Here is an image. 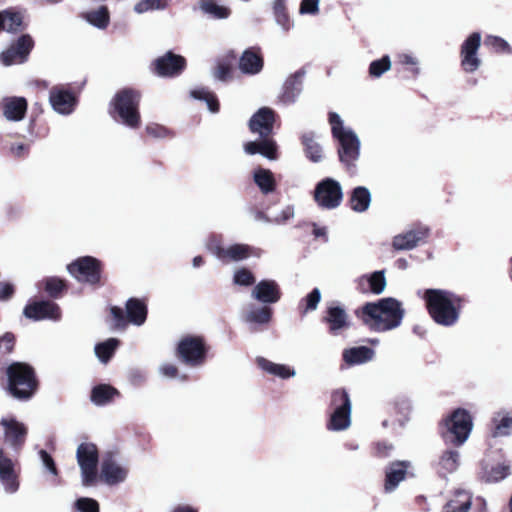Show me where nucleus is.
<instances>
[{"instance_id": "f257e3e1", "label": "nucleus", "mask_w": 512, "mask_h": 512, "mask_svg": "<svg viewBox=\"0 0 512 512\" xmlns=\"http://www.w3.org/2000/svg\"><path fill=\"white\" fill-rule=\"evenodd\" d=\"M27 434V427L15 418H3L0 421V480L9 493L18 490L19 481L14 469V462L4 451L2 444H8L18 452L23 447Z\"/></svg>"}, {"instance_id": "f03ea898", "label": "nucleus", "mask_w": 512, "mask_h": 512, "mask_svg": "<svg viewBox=\"0 0 512 512\" xmlns=\"http://www.w3.org/2000/svg\"><path fill=\"white\" fill-rule=\"evenodd\" d=\"M277 114L269 107H261L250 118L249 130L260 136L258 141L244 144V150L249 155L261 154L269 160L278 158V146L273 138L274 124Z\"/></svg>"}, {"instance_id": "7ed1b4c3", "label": "nucleus", "mask_w": 512, "mask_h": 512, "mask_svg": "<svg viewBox=\"0 0 512 512\" xmlns=\"http://www.w3.org/2000/svg\"><path fill=\"white\" fill-rule=\"evenodd\" d=\"M358 317L371 330L385 332L400 326L404 309L397 299L388 297L366 303L358 311Z\"/></svg>"}, {"instance_id": "20e7f679", "label": "nucleus", "mask_w": 512, "mask_h": 512, "mask_svg": "<svg viewBox=\"0 0 512 512\" xmlns=\"http://www.w3.org/2000/svg\"><path fill=\"white\" fill-rule=\"evenodd\" d=\"M328 123L333 139L337 144L340 162L352 173L356 171V163L360 158L361 141L357 133L347 126L336 112H329Z\"/></svg>"}, {"instance_id": "39448f33", "label": "nucleus", "mask_w": 512, "mask_h": 512, "mask_svg": "<svg viewBox=\"0 0 512 512\" xmlns=\"http://www.w3.org/2000/svg\"><path fill=\"white\" fill-rule=\"evenodd\" d=\"M428 312L439 325L450 327L459 319L463 298L447 290L427 289L423 296Z\"/></svg>"}, {"instance_id": "423d86ee", "label": "nucleus", "mask_w": 512, "mask_h": 512, "mask_svg": "<svg viewBox=\"0 0 512 512\" xmlns=\"http://www.w3.org/2000/svg\"><path fill=\"white\" fill-rule=\"evenodd\" d=\"M6 392L21 401L31 399L39 388L35 369L25 362H13L5 371Z\"/></svg>"}, {"instance_id": "0eeeda50", "label": "nucleus", "mask_w": 512, "mask_h": 512, "mask_svg": "<svg viewBox=\"0 0 512 512\" xmlns=\"http://www.w3.org/2000/svg\"><path fill=\"white\" fill-rule=\"evenodd\" d=\"M141 98L142 94L137 89L126 87L119 90L110 102V115L123 125L138 129L141 125Z\"/></svg>"}, {"instance_id": "6e6552de", "label": "nucleus", "mask_w": 512, "mask_h": 512, "mask_svg": "<svg viewBox=\"0 0 512 512\" xmlns=\"http://www.w3.org/2000/svg\"><path fill=\"white\" fill-rule=\"evenodd\" d=\"M209 351L210 345L204 336L188 334L177 343L175 357L181 364L197 368L206 363Z\"/></svg>"}, {"instance_id": "1a4fd4ad", "label": "nucleus", "mask_w": 512, "mask_h": 512, "mask_svg": "<svg viewBox=\"0 0 512 512\" xmlns=\"http://www.w3.org/2000/svg\"><path fill=\"white\" fill-rule=\"evenodd\" d=\"M125 308L126 311L118 306L110 307L107 321L113 330L123 331L129 323L140 326L146 321L148 308L144 299L129 298Z\"/></svg>"}, {"instance_id": "9d476101", "label": "nucleus", "mask_w": 512, "mask_h": 512, "mask_svg": "<svg viewBox=\"0 0 512 512\" xmlns=\"http://www.w3.org/2000/svg\"><path fill=\"white\" fill-rule=\"evenodd\" d=\"M104 263L93 256H81L67 265L69 274L81 284L101 287L105 284Z\"/></svg>"}, {"instance_id": "9b49d317", "label": "nucleus", "mask_w": 512, "mask_h": 512, "mask_svg": "<svg viewBox=\"0 0 512 512\" xmlns=\"http://www.w3.org/2000/svg\"><path fill=\"white\" fill-rule=\"evenodd\" d=\"M472 426L470 414L464 409H457L445 419L442 436L446 442L460 446L468 439Z\"/></svg>"}, {"instance_id": "f8f14e48", "label": "nucleus", "mask_w": 512, "mask_h": 512, "mask_svg": "<svg viewBox=\"0 0 512 512\" xmlns=\"http://www.w3.org/2000/svg\"><path fill=\"white\" fill-rule=\"evenodd\" d=\"M77 463L81 470L82 484L86 487L98 482L99 450L96 444L83 442L76 451Z\"/></svg>"}, {"instance_id": "ddd939ff", "label": "nucleus", "mask_w": 512, "mask_h": 512, "mask_svg": "<svg viewBox=\"0 0 512 512\" xmlns=\"http://www.w3.org/2000/svg\"><path fill=\"white\" fill-rule=\"evenodd\" d=\"M331 404L334 411L327 424L332 431L347 429L351 424V401L346 391L336 390L332 394Z\"/></svg>"}, {"instance_id": "4468645a", "label": "nucleus", "mask_w": 512, "mask_h": 512, "mask_svg": "<svg viewBox=\"0 0 512 512\" xmlns=\"http://www.w3.org/2000/svg\"><path fill=\"white\" fill-rule=\"evenodd\" d=\"M187 67L185 57L175 54L172 51L166 52L164 55L157 57L150 64L151 72L162 78H174L183 73Z\"/></svg>"}, {"instance_id": "2eb2a0df", "label": "nucleus", "mask_w": 512, "mask_h": 512, "mask_svg": "<svg viewBox=\"0 0 512 512\" xmlns=\"http://www.w3.org/2000/svg\"><path fill=\"white\" fill-rule=\"evenodd\" d=\"M210 251L222 262H239L250 257H260L261 249L248 244H233L225 248L217 244L209 247Z\"/></svg>"}, {"instance_id": "dca6fc26", "label": "nucleus", "mask_w": 512, "mask_h": 512, "mask_svg": "<svg viewBox=\"0 0 512 512\" xmlns=\"http://www.w3.org/2000/svg\"><path fill=\"white\" fill-rule=\"evenodd\" d=\"M33 48V38L29 34H23L8 49L2 52L1 60L6 66L24 63L27 61Z\"/></svg>"}, {"instance_id": "f3484780", "label": "nucleus", "mask_w": 512, "mask_h": 512, "mask_svg": "<svg viewBox=\"0 0 512 512\" xmlns=\"http://www.w3.org/2000/svg\"><path fill=\"white\" fill-rule=\"evenodd\" d=\"M481 44V35L478 32L472 33L462 44L460 56L461 67L465 72H475L481 65V59L477 52Z\"/></svg>"}, {"instance_id": "a211bd4d", "label": "nucleus", "mask_w": 512, "mask_h": 512, "mask_svg": "<svg viewBox=\"0 0 512 512\" xmlns=\"http://www.w3.org/2000/svg\"><path fill=\"white\" fill-rule=\"evenodd\" d=\"M23 313L27 318L35 321L43 319L57 321L61 318L59 305L50 300L35 301L27 304Z\"/></svg>"}, {"instance_id": "6ab92c4d", "label": "nucleus", "mask_w": 512, "mask_h": 512, "mask_svg": "<svg viewBox=\"0 0 512 512\" xmlns=\"http://www.w3.org/2000/svg\"><path fill=\"white\" fill-rule=\"evenodd\" d=\"M49 101L56 112L64 115L72 113L77 104L75 94L60 86H54L50 89Z\"/></svg>"}, {"instance_id": "aec40b11", "label": "nucleus", "mask_w": 512, "mask_h": 512, "mask_svg": "<svg viewBox=\"0 0 512 512\" xmlns=\"http://www.w3.org/2000/svg\"><path fill=\"white\" fill-rule=\"evenodd\" d=\"M429 235V228L426 226H416L406 232L393 237L392 246L395 250H411L415 248L422 240Z\"/></svg>"}, {"instance_id": "412c9836", "label": "nucleus", "mask_w": 512, "mask_h": 512, "mask_svg": "<svg viewBox=\"0 0 512 512\" xmlns=\"http://www.w3.org/2000/svg\"><path fill=\"white\" fill-rule=\"evenodd\" d=\"M0 109L8 121L19 122L26 116L28 101L25 97L7 96L1 100Z\"/></svg>"}, {"instance_id": "4be33fe9", "label": "nucleus", "mask_w": 512, "mask_h": 512, "mask_svg": "<svg viewBox=\"0 0 512 512\" xmlns=\"http://www.w3.org/2000/svg\"><path fill=\"white\" fill-rule=\"evenodd\" d=\"M127 473L126 468L120 466L111 455H108L102 460L98 480L108 485H116L126 479Z\"/></svg>"}, {"instance_id": "5701e85b", "label": "nucleus", "mask_w": 512, "mask_h": 512, "mask_svg": "<svg viewBox=\"0 0 512 512\" xmlns=\"http://www.w3.org/2000/svg\"><path fill=\"white\" fill-rule=\"evenodd\" d=\"M263 65L264 59L259 46L247 48L239 59V68L244 74H258L263 69Z\"/></svg>"}, {"instance_id": "b1692460", "label": "nucleus", "mask_w": 512, "mask_h": 512, "mask_svg": "<svg viewBox=\"0 0 512 512\" xmlns=\"http://www.w3.org/2000/svg\"><path fill=\"white\" fill-rule=\"evenodd\" d=\"M357 288L362 293H372L379 295L384 292L386 288L385 271H375L370 274H365L356 280Z\"/></svg>"}, {"instance_id": "393cba45", "label": "nucleus", "mask_w": 512, "mask_h": 512, "mask_svg": "<svg viewBox=\"0 0 512 512\" xmlns=\"http://www.w3.org/2000/svg\"><path fill=\"white\" fill-rule=\"evenodd\" d=\"M326 322L329 325L330 332L335 335L350 327L346 310L337 303H331L327 306Z\"/></svg>"}, {"instance_id": "a878e982", "label": "nucleus", "mask_w": 512, "mask_h": 512, "mask_svg": "<svg viewBox=\"0 0 512 512\" xmlns=\"http://www.w3.org/2000/svg\"><path fill=\"white\" fill-rule=\"evenodd\" d=\"M281 295L280 287L274 280H261L252 291V296L256 300L269 304L278 302Z\"/></svg>"}, {"instance_id": "bb28decb", "label": "nucleus", "mask_w": 512, "mask_h": 512, "mask_svg": "<svg viewBox=\"0 0 512 512\" xmlns=\"http://www.w3.org/2000/svg\"><path fill=\"white\" fill-rule=\"evenodd\" d=\"M343 192L340 183L332 178L322 180V207L333 209L340 205Z\"/></svg>"}, {"instance_id": "cd10ccee", "label": "nucleus", "mask_w": 512, "mask_h": 512, "mask_svg": "<svg viewBox=\"0 0 512 512\" xmlns=\"http://www.w3.org/2000/svg\"><path fill=\"white\" fill-rule=\"evenodd\" d=\"M305 71L303 69L296 71L290 75L283 85V92L279 96V99L284 104L293 103L297 96L301 93L303 88V77Z\"/></svg>"}, {"instance_id": "c85d7f7f", "label": "nucleus", "mask_w": 512, "mask_h": 512, "mask_svg": "<svg viewBox=\"0 0 512 512\" xmlns=\"http://www.w3.org/2000/svg\"><path fill=\"white\" fill-rule=\"evenodd\" d=\"M410 466V462L396 461L392 462L386 468V478L384 485L386 492H392L396 489L399 483L405 479Z\"/></svg>"}, {"instance_id": "c756f323", "label": "nucleus", "mask_w": 512, "mask_h": 512, "mask_svg": "<svg viewBox=\"0 0 512 512\" xmlns=\"http://www.w3.org/2000/svg\"><path fill=\"white\" fill-rule=\"evenodd\" d=\"M512 433V411L500 410L492 418V437H506Z\"/></svg>"}, {"instance_id": "7c9ffc66", "label": "nucleus", "mask_w": 512, "mask_h": 512, "mask_svg": "<svg viewBox=\"0 0 512 512\" xmlns=\"http://www.w3.org/2000/svg\"><path fill=\"white\" fill-rule=\"evenodd\" d=\"M40 288L52 299L61 298L69 288L67 280L57 277L49 276L42 279Z\"/></svg>"}, {"instance_id": "2f4dec72", "label": "nucleus", "mask_w": 512, "mask_h": 512, "mask_svg": "<svg viewBox=\"0 0 512 512\" xmlns=\"http://www.w3.org/2000/svg\"><path fill=\"white\" fill-rule=\"evenodd\" d=\"M26 25L23 16L19 12L4 10L0 12V31L5 30L9 33H19L24 31Z\"/></svg>"}, {"instance_id": "473e14b6", "label": "nucleus", "mask_w": 512, "mask_h": 512, "mask_svg": "<svg viewBox=\"0 0 512 512\" xmlns=\"http://www.w3.org/2000/svg\"><path fill=\"white\" fill-rule=\"evenodd\" d=\"M375 355L373 349L367 346H358L345 349L343 359L348 365H360L371 361Z\"/></svg>"}, {"instance_id": "72a5a7b5", "label": "nucleus", "mask_w": 512, "mask_h": 512, "mask_svg": "<svg viewBox=\"0 0 512 512\" xmlns=\"http://www.w3.org/2000/svg\"><path fill=\"white\" fill-rule=\"evenodd\" d=\"M119 391L109 384H98L91 390L90 400L97 406H104L119 396Z\"/></svg>"}, {"instance_id": "f704fd0d", "label": "nucleus", "mask_w": 512, "mask_h": 512, "mask_svg": "<svg viewBox=\"0 0 512 512\" xmlns=\"http://www.w3.org/2000/svg\"><path fill=\"white\" fill-rule=\"evenodd\" d=\"M460 455L457 450H446L437 463V472L441 476L455 472L459 467Z\"/></svg>"}, {"instance_id": "c9c22d12", "label": "nucleus", "mask_w": 512, "mask_h": 512, "mask_svg": "<svg viewBox=\"0 0 512 512\" xmlns=\"http://www.w3.org/2000/svg\"><path fill=\"white\" fill-rule=\"evenodd\" d=\"M80 17L99 29H106L110 23L109 9L105 5L96 10L82 12Z\"/></svg>"}, {"instance_id": "e433bc0d", "label": "nucleus", "mask_w": 512, "mask_h": 512, "mask_svg": "<svg viewBox=\"0 0 512 512\" xmlns=\"http://www.w3.org/2000/svg\"><path fill=\"white\" fill-rule=\"evenodd\" d=\"M349 203L351 209L355 212L366 211L371 203L370 191L363 186L356 187L351 193Z\"/></svg>"}, {"instance_id": "4c0bfd02", "label": "nucleus", "mask_w": 512, "mask_h": 512, "mask_svg": "<svg viewBox=\"0 0 512 512\" xmlns=\"http://www.w3.org/2000/svg\"><path fill=\"white\" fill-rule=\"evenodd\" d=\"M257 364L262 370L282 379L290 378L295 374L294 369L290 368L289 366L273 363L263 357L257 358Z\"/></svg>"}, {"instance_id": "58836bf2", "label": "nucleus", "mask_w": 512, "mask_h": 512, "mask_svg": "<svg viewBox=\"0 0 512 512\" xmlns=\"http://www.w3.org/2000/svg\"><path fill=\"white\" fill-rule=\"evenodd\" d=\"M472 497L466 491H458L444 507V512H469Z\"/></svg>"}, {"instance_id": "ea45409f", "label": "nucleus", "mask_w": 512, "mask_h": 512, "mask_svg": "<svg viewBox=\"0 0 512 512\" xmlns=\"http://www.w3.org/2000/svg\"><path fill=\"white\" fill-rule=\"evenodd\" d=\"M254 182L263 194H269L276 189V180L269 169L258 168L254 172Z\"/></svg>"}, {"instance_id": "a19ab883", "label": "nucleus", "mask_w": 512, "mask_h": 512, "mask_svg": "<svg viewBox=\"0 0 512 512\" xmlns=\"http://www.w3.org/2000/svg\"><path fill=\"white\" fill-rule=\"evenodd\" d=\"M200 8L215 19H225L231 14L228 7L219 5L215 0H201Z\"/></svg>"}, {"instance_id": "79ce46f5", "label": "nucleus", "mask_w": 512, "mask_h": 512, "mask_svg": "<svg viewBox=\"0 0 512 512\" xmlns=\"http://www.w3.org/2000/svg\"><path fill=\"white\" fill-rule=\"evenodd\" d=\"M120 341L116 338H109L108 340L98 343L95 346V353L101 362L107 363L115 353Z\"/></svg>"}, {"instance_id": "37998d69", "label": "nucleus", "mask_w": 512, "mask_h": 512, "mask_svg": "<svg viewBox=\"0 0 512 512\" xmlns=\"http://www.w3.org/2000/svg\"><path fill=\"white\" fill-rule=\"evenodd\" d=\"M301 142L304 146L306 156L313 162H318L320 159V150L318 144L315 142V135L312 132L304 133L301 136Z\"/></svg>"}, {"instance_id": "c03bdc74", "label": "nucleus", "mask_w": 512, "mask_h": 512, "mask_svg": "<svg viewBox=\"0 0 512 512\" xmlns=\"http://www.w3.org/2000/svg\"><path fill=\"white\" fill-rule=\"evenodd\" d=\"M320 301V290L314 288L298 305V311L303 317L310 311H314Z\"/></svg>"}, {"instance_id": "a18cd8bd", "label": "nucleus", "mask_w": 512, "mask_h": 512, "mask_svg": "<svg viewBox=\"0 0 512 512\" xmlns=\"http://www.w3.org/2000/svg\"><path fill=\"white\" fill-rule=\"evenodd\" d=\"M273 11L277 23L281 25L284 30L288 31L291 27V21L285 6V0H275Z\"/></svg>"}, {"instance_id": "49530a36", "label": "nucleus", "mask_w": 512, "mask_h": 512, "mask_svg": "<svg viewBox=\"0 0 512 512\" xmlns=\"http://www.w3.org/2000/svg\"><path fill=\"white\" fill-rule=\"evenodd\" d=\"M272 313L273 311L270 307L262 306L260 308L251 310L247 314L246 319L251 323L266 324L271 320Z\"/></svg>"}, {"instance_id": "de8ad7c7", "label": "nucleus", "mask_w": 512, "mask_h": 512, "mask_svg": "<svg viewBox=\"0 0 512 512\" xmlns=\"http://www.w3.org/2000/svg\"><path fill=\"white\" fill-rule=\"evenodd\" d=\"M391 68V61L389 56H384L381 59L374 60L369 65V75L375 78H379L386 71Z\"/></svg>"}, {"instance_id": "09e8293b", "label": "nucleus", "mask_w": 512, "mask_h": 512, "mask_svg": "<svg viewBox=\"0 0 512 512\" xmlns=\"http://www.w3.org/2000/svg\"><path fill=\"white\" fill-rule=\"evenodd\" d=\"M145 132L152 138H172L175 135L172 130L157 123L148 124Z\"/></svg>"}, {"instance_id": "8fccbe9b", "label": "nucleus", "mask_w": 512, "mask_h": 512, "mask_svg": "<svg viewBox=\"0 0 512 512\" xmlns=\"http://www.w3.org/2000/svg\"><path fill=\"white\" fill-rule=\"evenodd\" d=\"M166 6V0H141L135 5L134 10L141 14L149 10L164 9Z\"/></svg>"}, {"instance_id": "3c124183", "label": "nucleus", "mask_w": 512, "mask_h": 512, "mask_svg": "<svg viewBox=\"0 0 512 512\" xmlns=\"http://www.w3.org/2000/svg\"><path fill=\"white\" fill-rule=\"evenodd\" d=\"M255 280L254 274L245 267L238 269L233 276L234 283L240 286H251Z\"/></svg>"}, {"instance_id": "603ef678", "label": "nucleus", "mask_w": 512, "mask_h": 512, "mask_svg": "<svg viewBox=\"0 0 512 512\" xmlns=\"http://www.w3.org/2000/svg\"><path fill=\"white\" fill-rule=\"evenodd\" d=\"M75 507L80 512H99V504L96 500L92 498H79L75 502Z\"/></svg>"}, {"instance_id": "864d4df0", "label": "nucleus", "mask_w": 512, "mask_h": 512, "mask_svg": "<svg viewBox=\"0 0 512 512\" xmlns=\"http://www.w3.org/2000/svg\"><path fill=\"white\" fill-rule=\"evenodd\" d=\"M214 75L222 81H226L232 77V67L229 63L221 62L215 68Z\"/></svg>"}, {"instance_id": "5fc2aeb1", "label": "nucleus", "mask_w": 512, "mask_h": 512, "mask_svg": "<svg viewBox=\"0 0 512 512\" xmlns=\"http://www.w3.org/2000/svg\"><path fill=\"white\" fill-rule=\"evenodd\" d=\"M485 43L496 51L504 52L509 50V44L504 39L497 36L487 37Z\"/></svg>"}, {"instance_id": "6e6d98bb", "label": "nucleus", "mask_w": 512, "mask_h": 512, "mask_svg": "<svg viewBox=\"0 0 512 512\" xmlns=\"http://www.w3.org/2000/svg\"><path fill=\"white\" fill-rule=\"evenodd\" d=\"M29 131L36 137L44 138L48 135L49 128L46 125H41L38 127L37 119L32 118L29 123Z\"/></svg>"}, {"instance_id": "4d7b16f0", "label": "nucleus", "mask_w": 512, "mask_h": 512, "mask_svg": "<svg viewBox=\"0 0 512 512\" xmlns=\"http://www.w3.org/2000/svg\"><path fill=\"white\" fill-rule=\"evenodd\" d=\"M399 62L403 65L411 66V72L414 76H417L420 73L418 68V60L414 56L410 54H401L399 55Z\"/></svg>"}, {"instance_id": "13d9d810", "label": "nucleus", "mask_w": 512, "mask_h": 512, "mask_svg": "<svg viewBox=\"0 0 512 512\" xmlns=\"http://www.w3.org/2000/svg\"><path fill=\"white\" fill-rule=\"evenodd\" d=\"M29 145L25 143H15L9 148V153L15 158H23L29 153Z\"/></svg>"}, {"instance_id": "bf43d9fd", "label": "nucleus", "mask_w": 512, "mask_h": 512, "mask_svg": "<svg viewBox=\"0 0 512 512\" xmlns=\"http://www.w3.org/2000/svg\"><path fill=\"white\" fill-rule=\"evenodd\" d=\"M15 342L14 334L7 332L0 338V347L4 348L5 353H11L14 350Z\"/></svg>"}, {"instance_id": "052dcab7", "label": "nucleus", "mask_w": 512, "mask_h": 512, "mask_svg": "<svg viewBox=\"0 0 512 512\" xmlns=\"http://www.w3.org/2000/svg\"><path fill=\"white\" fill-rule=\"evenodd\" d=\"M40 457L43 461V464L46 466V468L53 474V475H58V469H57V466L54 462V459L52 458V456L46 451V450H41L40 451Z\"/></svg>"}, {"instance_id": "680f3d73", "label": "nucleus", "mask_w": 512, "mask_h": 512, "mask_svg": "<svg viewBox=\"0 0 512 512\" xmlns=\"http://www.w3.org/2000/svg\"><path fill=\"white\" fill-rule=\"evenodd\" d=\"M318 11V0H302L299 8L301 14H315Z\"/></svg>"}, {"instance_id": "e2e57ef3", "label": "nucleus", "mask_w": 512, "mask_h": 512, "mask_svg": "<svg viewBox=\"0 0 512 512\" xmlns=\"http://www.w3.org/2000/svg\"><path fill=\"white\" fill-rule=\"evenodd\" d=\"M508 467L504 465H498L491 471L490 479L492 481H500L508 475Z\"/></svg>"}, {"instance_id": "0e129e2a", "label": "nucleus", "mask_w": 512, "mask_h": 512, "mask_svg": "<svg viewBox=\"0 0 512 512\" xmlns=\"http://www.w3.org/2000/svg\"><path fill=\"white\" fill-rule=\"evenodd\" d=\"M15 289L11 283H0V300H9L14 295Z\"/></svg>"}, {"instance_id": "69168bd1", "label": "nucleus", "mask_w": 512, "mask_h": 512, "mask_svg": "<svg viewBox=\"0 0 512 512\" xmlns=\"http://www.w3.org/2000/svg\"><path fill=\"white\" fill-rule=\"evenodd\" d=\"M161 372L167 377L174 378L178 375L179 370L176 365L167 363L161 367Z\"/></svg>"}, {"instance_id": "338daca9", "label": "nucleus", "mask_w": 512, "mask_h": 512, "mask_svg": "<svg viewBox=\"0 0 512 512\" xmlns=\"http://www.w3.org/2000/svg\"><path fill=\"white\" fill-rule=\"evenodd\" d=\"M206 103L208 105V108L212 112H218L220 105L217 97L211 92L209 97L206 99Z\"/></svg>"}, {"instance_id": "774afa93", "label": "nucleus", "mask_w": 512, "mask_h": 512, "mask_svg": "<svg viewBox=\"0 0 512 512\" xmlns=\"http://www.w3.org/2000/svg\"><path fill=\"white\" fill-rule=\"evenodd\" d=\"M210 91L208 90H205V89H198V90H193L192 91V96L196 99H199V100H204L206 101V99L209 97L210 95Z\"/></svg>"}]
</instances>
